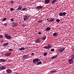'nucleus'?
Masks as SVG:
<instances>
[{
    "mask_svg": "<svg viewBox=\"0 0 74 74\" xmlns=\"http://www.w3.org/2000/svg\"><path fill=\"white\" fill-rule=\"evenodd\" d=\"M44 48H45V49H48V47H47V46H44Z\"/></svg>",
    "mask_w": 74,
    "mask_h": 74,
    "instance_id": "obj_37",
    "label": "nucleus"
},
{
    "mask_svg": "<svg viewBox=\"0 0 74 74\" xmlns=\"http://www.w3.org/2000/svg\"><path fill=\"white\" fill-rule=\"evenodd\" d=\"M5 55L6 56H9L11 55V53L9 52L6 53H5Z\"/></svg>",
    "mask_w": 74,
    "mask_h": 74,
    "instance_id": "obj_10",
    "label": "nucleus"
},
{
    "mask_svg": "<svg viewBox=\"0 0 74 74\" xmlns=\"http://www.w3.org/2000/svg\"><path fill=\"white\" fill-rule=\"evenodd\" d=\"M41 34V32H38V34L39 35H40V34Z\"/></svg>",
    "mask_w": 74,
    "mask_h": 74,
    "instance_id": "obj_43",
    "label": "nucleus"
},
{
    "mask_svg": "<svg viewBox=\"0 0 74 74\" xmlns=\"http://www.w3.org/2000/svg\"><path fill=\"white\" fill-rule=\"evenodd\" d=\"M69 64H71L73 63V60L72 59H70L69 60Z\"/></svg>",
    "mask_w": 74,
    "mask_h": 74,
    "instance_id": "obj_12",
    "label": "nucleus"
},
{
    "mask_svg": "<svg viewBox=\"0 0 74 74\" xmlns=\"http://www.w3.org/2000/svg\"><path fill=\"white\" fill-rule=\"evenodd\" d=\"M3 25H4V26H6L7 25V23L4 24Z\"/></svg>",
    "mask_w": 74,
    "mask_h": 74,
    "instance_id": "obj_38",
    "label": "nucleus"
},
{
    "mask_svg": "<svg viewBox=\"0 0 74 74\" xmlns=\"http://www.w3.org/2000/svg\"><path fill=\"white\" fill-rule=\"evenodd\" d=\"M56 1V0H53L52 1V4H54Z\"/></svg>",
    "mask_w": 74,
    "mask_h": 74,
    "instance_id": "obj_23",
    "label": "nucleus"
},
{
    "mask_svg": "<svg viewBox=\"0 0 74 74\" xmlns=\"http://www.w3.org/2000/svg\"><path fill=\"white\" fill-rule=\"evenodd\" d=\"M51 52H54L55 51V49H53L51 50Z\"/></svg>",
    "mask_w": 74,
    "mask_h": 74,
    "instance_id": "obj_34",
    "label": "nucleus"
},
{
    "mask_svg": "<svg viewBox=\"0 0 74 74\" xmlns=\"http://www.w3.org/2000/svg\"><path fill=\"white\" fill-rule=\"evenodd\" d=\"M27 57H28L27 55L23 56V58H26Z\"/></svg>",
    "mask_w": 74,
    "mask_h": 74,
    "instance_id": "obj_22",
    "label": "nucleus"
},
{
    "mask_svg": "<svg viewBox=\"0 0 74 74\" xmlns=\"http://www.w3.org/2000/svg\"><path fill=\"white\" fill-rule=\"evenodd\" d=\"M18 25V23H13L12 26L13 27H16V26H17Z\"/></svg>",
    "mask_w": 74,
    "mask_h": 74,
    "instance_id": "obj_7",
    "label": "nucleus"
},
{
    "mask_svg": "<svg viewBox=\"0 0 74 74\" xmlns=\"http://www.w3.org/2000/svg\"><path fill=\"white\" fill-rule=\"evenodd\" d=\"M14 8H10V11H14Z\"/></svg>",
    "mask_w": 74,
    "mask_h": 74,
    "instance_id": "obj_32",
    "label": "nucleus"
},
{
    "mask_svg": "<svg viewBox=\"0 0 74 74\" xmlns=\"http://www.w3.org/2000/svg\"><path fill=\"white\" fill-rule=\"evenodd\" d=\"M4 37L6 39H8V40H11L12 39V37L10 36H9L7 34H4Z\"/></svg>",
    "mask_w": 74,
    "mask_h": 74,
    "instance_id": "obj_2",
    "label": "nucleus"
},
{
    "mask_svg": "<svg viewBox=\"0 0 74 74\" xmlns=\"http://www.w3.org/2000/svg\"><path fill=\"white\" fill-rule=\"evenodd\" d=\"M50 30H51V28H50L49 27H47L46 29V30H47V31H48Z\"/></svg>",
    "mask_w": 74,
    "mask_h": 74,
    "instance_id": "obj_24",
    "label": "nucleus"
},
{
    "mask_svg": "<svg viewBox=\"0 0 74 74\" xmlns=\"http://www.w3.org/2000/svg\"><path fill=\"white\" fill-rule=\"evenodd\" d=\"M50 3V1L49 0H45V4H47Z\"/></svg>",
    "mask_w": 74,
    "mask_h": 74,
    "instance_id": "obj_11",
    "label": "nucleus"
},
{
    "mask_svg": "<svg viewBox=\"0 0 74 74\" xmlns=\"http://www.w3.org/2000/svg\"><path fill=\"white\" fill-rule=\"evenodd\" d=\"M22 10L23 11H26V8H23L22 9Z\"/></svg>",
    "mask_w": 74,
    "mask_h": 74,
    "instance_id": "obj_30",
    "label": "nucleus"
},
{
    "mask_svg": "<svg viewBox=\"0 0 74 74\" xmlns=\"http://www.w3.org/2000/svg\"><path fill=\"white\" fill-rule=\"evenodd\" d=\"M46 36H45V37H43L42 38V40H45V39H46Z\"/></svg>",
    "mask_w": 74,
    "mask_h": 74,
    "instance_id": "obj_31",
    "label": "nucleus"
},
{
    "mask_svg": "<svg viewBox=\"0 0 74 74\" xmlns=\"http://www.w3.org/2000/svg\"><path fill=\"white\" fill-rule=\"evenodd\" d=\"M18 49L20 51H23V50H25V49H26V48H22L19 49Z\"/></svg>",
    "mask_w": 74,
    "mask_h": 74,
    "instance_id": "obj_18",
    "label": "nucleus"
},
{
    "mask_svg": "<svg viewBox=\"0 0 74 74\" xmlns=\"http://www.w3.org/2000/svg\"><path fill=\"white\" fill-rule=\"evenodd\" d=\"M60 20L59 19H57L56 20V22H58V23H59V22H60Z\"/></svg>",
    "mask_w": 74,
    "mask_h": 74,
    "instance_id": "obj_29",
    "label": "nucleus"
},
{
    "mask_svg": "<svg viewBox=\"0 0 74 74\" xmlns=\"http://www.w3.org/2000/svg\"><path fill=\"white\" fill-rule=\"evenodd\" d=\"M8 44H9V43H8V42L5 43H4L3 44V47H5V46H7V45H8Z\"/></svg>",
    "mask_w": 74,
    "mask_h": 74,
    "instance_id": "obj_16",
    "label": "nucleus"
},
{
    "mask_svg": "<svg viewBox=\"0 0 74 74\" xmlns=\"http://www.w3.org/2000/svg\"><path fill=\"white\" fill-rule=\"evenodd\" d=\"M65 48H66L65 47H63L62 48H61L58 50V51L59 52H63V51H64Z\"/></svg>",
    "mask_w": 74,
    "mask_h": 74,
    "instance_id": "obj_6",
    "label": "nucleus"
},
{
    "mask_svg": "<svg viewBox=\"0 0 74 74\" xmlns=\"http://www.w3.org/2000/svg\"><path fill=\"white\" fill-rule=\"evenodd\" d=\"M8 50L10 51H13V49H8Z\"/></svg>",
    "mask_w": 74,
    "mask_h": 74,
    "instance_id": "obj_40",
    "label": "nucleus"
},
{
    "mask_svg": "<svg viewBox=\"0 0 74 74\" xmlns=\"http://www.w3.org/2000/svg\"><path fill=\"white\" fill-rule=\"evenodd\" d=\"M42 64V62L41 61H40L36 64L37 65H39Z\"/></svg>",
    "mask_w": 74,
    "mask_h": 74,
    "instance_id": "obj_20",
    "label": "nucleus"
},
{
    "mask_svg": "<svg viewBox=\"0 0 74 74\" xmlns=\"http://www.w3.org/2000/svg\"><path fill=\"white\" fill-rule=\"evenodd\" d=\"M50 20L51 22H55V19L54 18H51L50 19Z\"/></svg>",
    "mask_w": 74,
    "mask_h": 74,
    "instance_id": "obj_14",
    "label": "nucleus"
},
{
    "mask_svg": "<svg viewBox=\"0 0 74 74\" xmlns=\"http://www.w3.org/2000/svg\"><path fill=\"white\" fill-rule=\"evenodd\" d=\"M11 4H13L14 3V1H11Z\"/></svg>",
    "mask_w": 74,
    "mask_h": 74,
    "instance_id": "obj_42",
    "label": "nucleus"
},
{
    "mask_svg": "<svg viewBox=\"0 0 74 74\" xmlns=\"http://www.w3.org/2000/svg\"><path fill=\"white\" fill-rule=\"evenodd\" d=\"M34 53H31V55H33V56H34Z\"/></svg>",
    "mask_w": 74,
    "mask_h": 74,
    "instance_id": "obj_44",
    "label": "nucleus"
},
{
    "mask_svg": "<svg viewBox=\"0 0 74 74\" xmlns=\"http://www.w3.org/2000/svg\"><path fill=\"white\" fill-rule=\"evenodd\" d=\"M42 21H43V20H41L40 21H39V22H40V23H41V22H42Z\"/></svg>",
    "mask_w": 74,
    "mask_h": 74,
    "instance_id": "obj_41",
    "label": "nucleus"
},
{
    "mask_svg": "<svg viewBox=\"0 0 74 74\" xmlns=\"http://www.w3.org/2000/svg\"><path fill=\"white\" fill-rule=\"evenodd\" d=\"M41 61V60L40 59H39L38 58H36L35 59H34L33 60V62L34 64H36L38 63V62H40V61Z\"/></svg>",
    "mask_w": 74,
    "mask_h": 74,
    "instance_id": "obj_1",
    "label": "nucleus"
},
{
    "mask_svg": "<svg viewBox=\"0 0 74 74\" xmlns=\"http://www.w3.org/2000/svg\"><path fill=\"white\" fill-rule=\"evenodd\" d=\"M6 71L7 74H11L12 73V70L10 69H6Z\"/></svg>",
    "mask_w": 74,
    "mask_h": 74,
    "instance_id": "obj_4",
    "label": "nucleus"
},
{
    "mask_svg": "<svg viewBox=\"0 0 74 74\" xmlns=\"http://www.w3.org/2000/svg\"><path fill=\"white\" fill-rule=\"evenodd\" d=\"M47 54H48V53H44V56H47Z\"/></svg>",
    "mask_w": 74,
    "mask_h": 74,
    "instance_id": "obj_25",
    "label": "nucleus"
},
{
    "mask_svg": "<svg viewBox=\"0 0 74 74\" xmlns=\"http://www.w3.org/2000/svg\"><path fill=\"white\" fill-rule=\"evenodd\" d=\"M48 22H51V20H48Z\"/></svg>",
    "mask_w": 74,
    "mask_h": 74,
    "instance_id": "obj_45",
    "label": "nucleus"
},
{
    "mask_svg": "<svg viewBox=\"0 0 74 74\" xmlns=\"http://www.w3.org/2000/svg\"><path fill=\"white\" fill-rule=\"evenodd\" d=\"M29 17H30V16L29 15L25 16L24 17V21H25L27 20V19H28V18H29Z\"/></svg>",
    "mask_w": 74,
    "mask_h": 74,
    "instance_id": "obj_5",
    "label": "nucleus"
},
{
    "mask_svg": "<svg viewBox=\"0 0 74 74\" xmlns=\"http://www.w3.org/2000/svg\"><path fill=\"white\" fill-rule=\"evenodd\" d=\"M6 61V59H0V62H5Z\"/></svg>",
    "mask_w": 74,
    "mask_h": 74,
    "instance_id": "obj_15",
    "label": "nucleus"
},
{
    "mask_svg": "<svg viewBox=\"0 0 74 74\" xmlns=\"http://www.w3.org/2000/svg\"><path fill=\"white\" fill-rule=\"evenodd\" d=\"M66 14V13L65 12H60L59 14V15L60 16H65Z\"/></svg>",
    "mask_w": 74,
    "mask_h": 74,
    "instance_id": "obj_3",
    "label": "nucleus"
},
{
    "mask_svg": "<svg viewBox=\"0 0 74 74\" xmlns=\"http://www.w3.org/2000/svg\"><path fill=\"white\" fill-rule=\"evenodd\" d=\"M57 57H58V55H56L55 56H53L51 57V59L53 60L54 59H56Z\"/></svg>",
    "mask_w": 74,
    "mask_h": 74,
    "instance_id": "obj_13",
    "label": "nucleus"
},
{
    "mask_svg": "<svg viewBox=\"0 0 74 74\" xmlns=\"http://www.w3.org/2000/svg\"><path fill=\"white\" fill-rule=\"evenodd\" d=\"M71 59H72V60H74V55H72L71 56Z\"/></svg>",
    "mask_w": 74,
    "mask_h": 74,
    "instance_id": "obj_21",
    "label": "nucleus"
},
{
    "mask_svg": "<svg viewBox=\"0 0 74 74\" xmlns=\"http://www.w3.org/2000/svg\"><path fill=\"white\" fill-rule=\"evenodd\" d=\"M47 49H50V48H51L52 46H48L47 47Z\"/></svg>",
    "mask_w": 74,
    "mask_h": 74,
    "instance_id": "obj_26",
    "label": "nucleus"
},
{
    "mask_svg": "<svg viewBox=\"0 0 74 74\" xmlns=\"http://www.w3.org/2000/svg\"><path fill=\"white\" fill-rule=\"evenodd\" d=\"M35 41L36 43H39L40 42V38H38L35 40Z\"/></svg>",
    "mask_w": 74,
    "mask_h": 74,
    "instance_id": "obj_9",
    "label": "nucleus"
},
{
    "mask_svg": "<svg viewBox=\"0 0 74 74\" xmlns=\"http://www.w3.org/2000/svg\"><path fill=\"white\" fill-rule=\"evenodd\" d=\"M6 69V67L4 66H0V71L5 70Z\"/></svg>",
    "mask_w": 74,
    "mask_h": 74,
    "instance_id": "obj_8",
    "label": "nucleus"
},
{
    "mask_svg": "<svg viewBox=\"0 0 74 74\" xmlns=\"http://www.w3.org/2000/svg\"><path fill=\"white\" fill-rule=\"evenodd\" d=\"M23 27H25V26H26V25L25 24H23Z\"/></svg>",
    "mask_w": 74,
    "mask_h": 74,
    "instance_id": "obj_39",
    "label": "nucleus"
},
{
    "mask_svg": "<svg viewBox=\"0 0 74 74\" xmlns=\"http://www.w3.org/2000/svg\"><path fill=\"white\" fill-rule=\"evenodd\" d=\"M6 20H7V18H5L3 19V21H5Z\"/></svg>",
    "mask_w": 74,
    "mask_h": 74,
    "instance_id": "obj_36",
    "label": "nucleus"
},
{
    "mask_svg": "<svg viewBox=\"0 0 74 74\" xmlns=\"http://www.w3.org/2000/svg\"><path fill=\"white\" fill-rule=\"evenodd\" d=\"M38 23H40V21H38Z\"/></svg>",
    "mask_w": 74,
    "mask_h": 74,
    "instance_id": "obj_46",
    "label": "nucleus"
},
{
    "mask_svg": "<svg viewBox=\"0 0 74 74\" xmlns=\"http://www.w3.org/2000/svg\"><path fill=\"white\" fill-rule=\"evenodd\" d=\"M10 21L12 22H13V21H14V18H11L10 19Z\"/></svg>",
    "mask_w": 74,
    "mask_h": 74,
    "instance_id": "obj_33",
    "label": "nucleus"
},
{
    "mask_svg": "<svg viewBox=\"0 0 74 74\" xmlns=\"http://www.w3.org/2000/svg\"><path fill=\"white\" fill-rule=\"evenodd\" d=\"M53 36H57V34H56V33L55 32L53 34Z\"/></svg>",
    "mask_w": 74,
    "mask_h": 74,
    "instance_id": "obj_27",
    "label": "nucleus"
},
{
    "mask_svg": "<svg viewBox=\"0 0 74 74\" xmlns=\"http://www.w3.org/2000/svg\"><path fill=\"white\" fill-rule=\"evenodd\" d=\"M42 8V6H39L36 8L37 9H41Z\"/></svg>",
    "mask_w": 74,
    "mask_h": 74,
    "instance_id": "obj_17",
    "label": "nucleus"
},
{
    "mask_svg": "<svg viewBox=\"0 0 74 74\" xmlns=\"http://www.w3.org/2000/svg\"><path fill=\"white\" fill-rule=\"evenodd\" d=\"M56 72V70H54V71L52 70L50 71V73H55Z\"/></svg>",
    "mask_w": 74,
    "mask_h": 74,
    "instance_id": "obj_28",
    "label": "nucleus"
},
{
    "mask_svg": "<svg viewBox=\"0 0 74 74\" xmlns=\"http://www.w3.org/2000/svg\"><path fill=\"white\" fill-rule=\"evenodd\" d=\"M17 10H22V7H21L20 6H18V8L16 9Z\"/></svg>",
    "mask_w": 74,
    "mask_h": 74,
    "instance_id": "obj_19",
    "label": "nucleus"
},
{
    "mask_svg": "<svg viewBox=\"0 0 74 74\" xmlns=\"http://www.w3.org/2000/svg\"><path fill=\"white\" fill-rule=\"evenodd\" d=\"M73 53H74V52H73Z\"/></svg>",
    "mask_w": 74,
    "mask_h": 74,
    "instance_id": "obj_47",
    "label": "nucleus"
},
{
    "mask_svg": "<svg viewBox=\"0 0 74 74\" xmlns=\"http://www.w3.org/2000/svg\"><path fill=\"white\" fill-rule=\"evenodd\" d=\"M0 38H4V36L2 35H0Z\"/></svg>",
    "mask_w": 74,
    "mask_h": 74,
    "instance_id": "obj_35",
    "label": "nucleus"
}]
</instances>
